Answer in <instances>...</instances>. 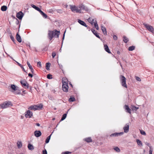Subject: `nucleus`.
<instances>
[{
  "instance_id": "nucleus-59",
  "label": "nucleus",
  "mask_w": 154,
  "mask_h": 154,
  "mask_svg": "<svg viewBox=\"0 0 154 154\" xmlns=\"http://www.w3.org/2000/svg\"><path fill=\"white\" fill-rule=\"evenodd\" d=\"M149 147V150H152V151H153V149L152 148V146H150Z\"/></svg>"
},
{
  "instance_id": "nucleus-48",
  "label": "nucleus",
  "mask_w": 154,
  "mask_h": 154,
  "mask_svg": "<svg viewBox=\"0 0 154 154\" xmlns=\"http://www.w3.org/2000/svg\"><path fill=\"white\" fill-rule=\"evenodd\" d=\"M56 55V53L55 52H54L52 53V57L53 58H54Z\"/></svg>"
},
{
  "instance_id": "nucleus-14",
  "label": "nucleus",
  "mask_w": 154,
  "mask_h": 154,
  "mask_svg": "<svg viewBox=\"0 0 154 154\" xmlns=\"http://www.w3.org/2000/svg\"><path fill=\"white\" fill-rule=\"evenodd\" d=\"M78 22L82 25L86 27H87L88 28H89L90 29V28L89 27H88V26L85 23L80 19H78Z\"/></svg>"
},
{
  "instance_id": "nucleus-55",
  "label": "nucleus",
  "mask_w": 154,
  "mask_h": 154,
  "mask_svg": "<svg viewBox=\"0 0 154 154\" xmlns=\"http://www.w3.org/2000/svg\"><path fill=\"white\" fill-rule=\"evenodd\" d=\"M145 144L146 145H147L148 146H150V144L149 143H148L147 142H145Z\"/></svg>"
},
{
  "instance_id": "nucleus-21",
  "label": "nucleus",
  "mask_w": 154,
  "mask_h": 154,
  "mask_svg": "<svg viewBox=\"0 0 154 154\" xmlns=\"http://www.w3.org/2000/svg\"><path fill=\"white\" fill-rule=\"evenodd\" d=\"M101 30L103 32V33L105 35H107V32H106V28H105V27L103 26H101Z\"/></svg>"
},
{
  "instance_id": "nucleus-17",
  "label": "nucleus",
  "mask_w": 154,
  "mask_h": 154,
  "mask_svg": "<svg viewBox=\"0 0 154 154\" xmlns=\"http://www.w3.org/2000/svg\"><path fill=\"white\" fill-rule=\"evenodd\" d=\"M104 48L105 50L109 54H111V51L107 44H104Z\"/></svg>"
},
{
  "instance_id": "nucleus-51",
  "label": "nucleus",
  "mask_w": 154,
  "mask_h": 154,
  "mask_svg": "<svg viewBox=\"0 0 154 154\" xmlns=\"http://www.w3.org/2000/svg\"><path fill=\"white\" fill-rule=\"evenodd\" d=\"M33 74H31L30 73H29L28 74V76L30 77L31 78H32L33 77Z\"/></svg>"
},
{
  "instance_id": "nucleus-46",
  "label": "nucleus",
  "mask_w": 154,
  "mask_h": 154,
  "mask_svg": "<svg viewBox=\"0 0 154 154\" xmlns=\"http://www.w3.org/2000/svg\"><path fill=\"white\" fill-rule=\"evenodd\" d=\"M66 32V31H65L64 32V33L63 35V36L62 38V44H63V40H64L65 38V33Z\"/></svg>"
},
{
  "instance_id": "nucleus-28",
  "label": "nucleus",
  "mask_w": 154,
  "mask_h": 154,
  "mask_svg": "<svg viewBox=\"0 0 154 154\" xmlns=\"http://www.w3.org/2000/svg\"><path fill=\"white\" fill-rule=\"evenodd\" d=\"M51 135L52 134H51L47 137L45 141V143H48L49 142Z\"/></svg>"
},
{
  "instance_id": "nucleus-29",
  "label": "nucleus",
  "mask_w": 154,
  "mask_h": 154,
  "mask_svg": "<svg viewBox=\"0 0 154 154\" xmlns=\"http://www.w3.org/2000/svg\"><path fill=\"white\" fill-rule=\"evenodd\" d=\"M28 147L29 150H32L34 149L33 145L30 143H29L28 144Z\"/></svg>"
},
{
  "instance_id": "nucleus-57",
  "label": "nucleus",
  "mask_w": 154,
  "mask_h": 154,
  "mask_svg": "<svg viewBox=\"0 0 154 154\" xmlns=\"http://www.w3.org/2000/svg\"><path fill=\"white\" fill-rule=\"evenodd\" d=\"M94 19H92V21L91 22V24H93L94 23Z\"/></svg>"
},
{
  "instance_id": "nucleus-10",
  "label": "nucleus",
  "mask_w": 154,
  "mask_h": 154,
  "mask_svg": "<svg viewBox=\"0 0 154 154\" xmlns=\"http://www.w3.org/2000/svg\"><path fill=\"white\" fill-rule=\"evenodd\" d=\"M20 83L23 87L25 88V87H26L27 89L29 88V84L27 83L26 81L25 80H21Z\"/></svg>"
},
{
  "instance_id": "nucleus-36",
  "label": "nucleus",
  "mask_w": 154,
  "mask_h": 154,
  "mask_svg": "<svg viewBox=\"0 0 154 154\" xmlns=\"http://www.w3.org/2000/svg\"><path fill=\"white\" fill-rule=\"evenodd\" d=\"M75 98L73 97H70L69 99V101L70 102H73L75 101Z\"/></svg>"
},
{
  "instance_id": "nucleus-15",
  "label": "nucleus",
  "mask_w": 154,
  "mask_h": 154,
  "mask_svg": "<svg viewBox=\"0 0 154 154\" xmlns=\"http://www.w3.org/2000/svg\"><path fill=\"white\" fill-rule=\"evenodd\" d=\"M123 129L125 133H127L129 131V125L128 124H126L123 127Z\"/></svg>"
},
{
  "instance_id": "nucleus-1",
  "label": "nucleus",
  "mask_w": 154,
  "mask_h": 154,
  "mask_svg": "<svg viewBox=\"0 0 154 154\" xmlns=\"http://www.w3.org/2000/svg\"><path fill=\"white\" fill-rule=\"evenodd\" d=\"M60 33V31H58L56 29H54L53 31L49 30L48 33V38L50 40H51L54 36L57 38H58Z\"/></svg>"
},
{
  "instance_id": "nucleus-44",
  "label": "nucleus",
  "mask_w": 154,
  "mask_h": 154,
  "mask_svg": "<svg viewBox=\"0 0 154 154\" xmlns=\"http://www.w3.org/2000/svg\"><path fill=\"white\" fill-rule=\"evenodd\" d=\"M71 153V152L69 151H66L63 152L62 153V154H70Z\"/></svg>"
},
{
  "instance_id": "nucleus-22",
  "label": "nucleus",
  "mask_w": 154,
  "mask_h": 154,
  "mask_svg": "<svg viewBox=\"0 0 154 154\" xmlns=\"http://www.w3.org/2000/svg\"><path fill=\"white\" fill-rule=\"evenodd\" d=\"M69 111V109L67 111V112H66V113L64 114H63V115L62 116L60 121V122L62 121L63 120L66 118V116H67V114L68 113V112Z\"/></svg>"
},
{
  "instance_id": "nucleus-33",
  "label": "nucleus",
  "mask_w": 154,
  "mask_h": 154,
  "mask_svg": "<svg viewBox=\"0 0 154 154\" xmlns=\"http://www.w3.org/2000/svg\"><path fill=\"white\" fill-rule=\"evenodd\" d=\"M94 27L96 28V29L98 30L99 29V27L98 25L97 24V21L96 20H95L94 23Z\"/></svg>"
},
{
  "instance_id": "nucleus-38",
  "label": "nucleus",
  "mask_w": 154,
  "mask_h": 154,
  "mask_svg": "<svg viewBox=\"0 0 154 154\" xmlns=\"http://www.w3.org/2000/svg\"><path fill=\"white\" fill-rule=\"evenodd\" d=\"M52 75L50 74H48L47 75V78L48 79H52Z\"/></svg>"
},
{
  "instance_id": "nucleus-12",
  "label": "nucleus",
  "mask_w": 154,
  "mask_h": 154,
  "mask_svg": "<svg viewBox=\"0 0 154 154\" xmlns=\"http://www.w3.org/2000/svg\"><path fill=\"white\" fill-rule=\"evenodd\" d=\"M79 8H80L81 10H85L86 11H88V8L86 6H85L83 4H81V5H79Z\"/></svg>"
},
{
  "instance_id": "nucleus-9",
  "label": "nucleus",
  "mask_w": 154,
  "mask_h": 154,
  "mask_svg": "<svg viewBox=\"0 0 154 154\" xmlns=\"http://www.w3.org/2000/svg\"><path fill=\"white\" fill-rule=\"evenodd\" d=\"M32 116L33 113L29 109L25 112V116L26 118H31Z\"/></svg>"
},
{
  "instance_id": "nucleus-5",
  "label": "nucleus",
  "mask_w": 154,
  "mask_h": 154,
  "mask_svg": "<svg viewBox=\"0 0 154 154\" xmlns=\"http://www.w3.org/2000/svg\"><path fill=\"white\" fill-rule=\"evenodd\" d=\"M10 88L12 90V92L16 94H20V91L19 90H17V87L14 84L11 85Z\"/></svg>"
},
{
  "instance_id": "nucleus-62",
  "label": "nucleus",
  "mask_w": 154,
  "mask_h": 154,
  "mask_svg": "<svg viewBox=\"0 0 154 154\" xmlns=\"http://www.w3.org/2000/svg\"><path fill=\"white\" fill-rule=\"evenodd\" d=\"M26 46L27 47H29V48L30 47V45L29 44H26Z\"/></svg>"
},
{
  "instance_id": "nucleus-34",
  "label": "nucleus",
  "mask_w": 154,
  "mask_h": 154,
  "mask_svg": "<svg viewBox=\"0 0 154 154\" xmlns=\"http://www.w3.org/2000/svg\"><path fill=\"white\" fill-rule=\"evenodd\" d=\"M135 48V46H131L129 47L128 50L129 51H132L134 50Z\"/></svg>"
},
{
  "instance_id": "nucleus-19",
  "label": "nucleus",
  "mask_w": 154,
  "mask_h": 154,
  "mask_svg": "<svg viewBox=\"0 0 154 154\" xmlns=\"http://www.w3.org/2000/svg\"><path fill=\"white\" fill-rule=\"evenodd\" d=\"M27 64L28 65L29 69H30V71L34 75V70L32 66L30 64V63L28 61L27 62Z\"/></svg>"
},
{
  "instance_id": "nucleus-41",
  "label": "nucleus",
  "mask_w": 154,
  "mask_h": 154,
  "mask_svg": "<svg viewBox=\"0 0 154 154\" xmlns=\"http://www.w3.org/2000/svg\"><path fill=\"white\" fill-rule=\"evenodd\" d=\"M31 6L33 8H34V9H35V10H36L37 9V8H38V7H37L35 5H33V4H32L31 5Z\"/></svg>"
},
{
  "instance_id": "nucleus-47",
  "label": "nucleus",
  "mask_w": 154,
  "mask_h": 154,
  "mask_svg": "<svg viewBox=\"0 0 154 154\" xmlns=\"http://www.w3.org/2000/svg\"><path fill=\"white\" fill-rule=\"evenodd\" d=\"M136 79L137 81L140 82L141 81V79L138 76H136Z\"/></svg>"
},
{
  "instance_id": "nucleus-27",
  "label": "nucleus",
  "mask_w": 154,
  "mask_h": 154,
  "mask_svg": "<svg viewBox=\"0 0 154 154\" xmlns=\"http://www.w3.org/2000/svg\"><path fill=\"white\" fill-rule=\"evenodd\" d=\"M85 140L88 143H89L92 141V140L91 137H88L85 138Z\"/></svg>"
},
{
  "instance_id": "nucleus-64",
  "label": "nucleus",
  "mask_w": 154,
  "mask_h": 154,
  "mask_svg": "<svg viewBox=\"0 0 154 154\" xmlns=\"http://www.w3.org/2000/svg\"><path fill=\"white\" fill-rule=\"evenodd\" d=\"M9 57H10L12 59H13L15 61H16L15 60H14L13 58V57H11V56H10L9 55Z\"/></svg>"
},
{
  "instance_id": "nucleus-4",
  "label": "nucleus",
  "mask_w": 154,
  "mask_h": 154,
  "mask_svg": "<svg viewBox=\"0 0 154 154\" xmlns=\"http://www.w3.org/2000/svg\"><path fill=\"white\" fill-rule=\"evenodd\" d=\"M120 79L122 85L124 87L127 88V86L126 83V79L123 75H121L120 76Z\"/></svg>"
},
{
  "instance_id": "nucleus-2",
  "label": "nucleus",
  "mask_w": 154,
  "mask_h": 154,
  "mask_svg": "<svg viewBox=\"0 0 154 154\" xmlns=\"http://www.w3.org/2000/svg\"><path fill=\"white\" fill-rule=\"evenodd\" d=\"M43 105L42 104H40L38 106L37 105H32L29 106L28 109L31 110H40L42 109Z\"/></svg>"
},
{
  "instance_id": "nucleus-18",
  "label": "nucleus",
  "mask_w": 154,
  "mask_h": 154,
  "mask_svg": "<svg viewBox=\"0 0 154 154\" xmlns=\"http://www.w3.org/2000/svg\"><path fill=\"white\" fill-rule=\"evenodd\" d=\"M16 39L17 41L19 42L20 43L22 42V39L18 32H17V33L16 35Z\"/></svg>"
},
{
  "instance_id": "nucleus-50",
  "label": "nucleus",
  "mask_w": 154,
  "mask_h": 154,
  "mask_svg": "<svg viewBox=\"0 0 154 154\" xmlns=\"http://www.w3.org/2000/svg\"><path fill=\"white\" fill-rule=\"evenodd\" d=\"M113 38L114 40H116L117 39V37L116 35H114Z\"/></svg>"
},
{
  "instance_id": "nucleus-37",
  "label": "nucleus",
  "mask_w": 154,
  "mask_h": 154,
  "mask_svg": "<svg viewBox=\"0 0 154 154\" xmlns=\"http://www.w3.org/2000/svg\"><path fill=\"white\" fill-rule=\"evenodd\" d=\"M68 80L66 79L65 78H63L62 79V84H65V83H64V82H65L66 83H68Z\"/></svg>"
},
{
  "instance_id": "nucleus-61",
  "label": "nucleus",
  "mask_w": 154,
  "mask_h": 154,
  "mask_svg": "<svg viewBox=\"0 0 154 154\" xmlns=\"http://www.w3.org/2000/svg\"><path fill=\"white\" fill-rule=\"evenodd\" d=\"M35 124L38 126H40V124L38 123H36Z\"/></svg>"
},
{
  "instance_id": "nucleus-20",
  "label": "nucleus",
  "mask_w": 154,
  "mask_h": 154,
  "mask_svg": "<svg viewBox=\"0 0 154 154\" xmlns=\"http://www.w3.org/2000/svg\"><path fill=\"white\" fill-rule=\"evenodd\" d=\"M91 31L92 33L94 34L95 35V36L98 38L100 39V38L99 35H98V33H97V32L95 30V29H91Z\"/></svg>"
},
{
  "instance_id": "nucleus-42",
  "label": "nucleus",
  "mask_w": 154,
  "mask_h": 154,
  "mask_svg": "<svg viewBox=\"0 0 154 154\" xmlns=\"http://www.w3.org/2000/svg\"><path fill=\"white\" fill-rule=\"evenodd\" d=\"M114 149L116 151L118 152H119L120 151L118 147H115Z\"/></svg>"
},
{
  "instance_id": "nucleus-54",
  "label": "nucleus",
  "mask_w": 154,
  "mask_h": 154,
  "mask_svg": "<svg viewBox=\"0 0 154 154\" xmlns=\"http://www.w3.org/2000/svg\"><path fill=\"white\" fill-rule=\"evenodd\" d=\"M16 24L17 25H18L19 24V21L16 18Z\"/></svg>"
},
{
  "instance_id": "nucleus-35",
  "label": "nucleus",
  "mask_w": 154,
  "mask_h": 154,
  "mask_svg": "<svg viewBox=\"0 0 154 154\" xmlns=\"http://www.w3.org/2000/svg\"><path fill=\"white\" fill-rule=\"evenodd\" d=\"M41 14L42 16L43 17L45 18H47L48 16L46 14L44 13L43 11H42L40 13Z\"/></svg>"
},
{
  "instance_id": "nucleus-24",
  "label": "nucleus",
  "mask_w": 154,
  "mask_h": 154,
  "mask_svg": "<svg viewBox=\"0 0 154 154\" xmlns=\"http://www.w3.org/2000/svg\"><path fill=\"white\" fill-rule=\"evenodd\" d=\"M15 62H16V63H17V65L20 66L21 68L22 69V70L24 72H25L27 73V72H26V70L24 68L23 66L20 63H19L18 62L15 61Z\"/></svg>"
},
{
  "instance_id": "nucleus-39",
  "label": "nucleus",
  "mask_w": 154,
  "mask_h": 154,
  "mask_svg": "<svg viewBox=\"0 0 154 154\" xmlns=\"http://www.w3.org/2000/svg\"><path fill=\"white\" fill-rule=\"evenodd\" d=\"M10 38H11V40H12V41L14 42V44H15L16 43L14 37L12 35H10Z\"/></svg>"
},
{
  "instance_id": "nucleus-23",
  "label": "nucleus",
  "mask_w": 154,
  "mask_h": 154,
  "mask_svg": "<svg viewBox=\"0 0 154 154\" xmlns=\"http://www.w3.org/2000/svg\"><path fill=\"white\" fill-rule=\"evenodd\" d=\"M125 109L126 110V112L130 114L131 113V109L129 108L128 106L127 105H125Z\"/></svg>"
},
{
  "instance_id": "nucleus-60",
  "label": "nucleus",
  "mask_w": 154,
  "mask_h": 154,
  "mask_svg": "<svg viewBox=\"0 0 154 154\" xmlns=\"http://www.w3.org/2000/svg\"><path fill=\"white\" fill-rule=\"evenodd\" d=\"M149 154H152V150H149Z\"/></svg>"
},
{
  "instance_id": "nucleus-3",
  "label": "nucleus",
  "mask_w": 154,
  "mask_h": 154,
  "mask_svg": "<svg viewBox=\"0 0 154 154\" xmlns=\"http://www.w3.org/2000/svg\"><path fill=\"white\" fill-rule=\"evenodd\" d=\"M13 106L11 102L7 101L0 104L1 108L2 109H4Z\"/></svg>"
},
{
  "instance_id": "nucleus-6",
  "label": "nucleus",
  "mask_w": 154,
  "mask_h": 154,
  "mask_svg": "<svg viewBox=\"0 0 154 154\" xmlns=\"http://www.w3.org/2000/svg\"><path fill=\"white\" fill-rule=\"evenodd\" d=\"M143 25L147 29L148 31L151 32H153L154 31V29L152 26L149 25L145 23H143Z\"/></svg>"
},
{
  "instance_id": "nucleus-11",
  "label": "nucleus",
  "mask_w": 154,
  "mask_h": 154,
  "mask_svg": "<svg viewBox=\"0 0 154 154\" xmlns=\"http://www.w3.org/2000/svg\"><path fill=\"white\" fill-rule=\"evenodd\" d=\"M24 15V14L21 11H20L17 14L16 17L19 20H21Z\"/></svg>"
},
{
  "instance_id": "nucleus-16",
  "label": "nucleus",
  "mask_w": 154,
  "mask_h": 154,
  "mask_svg": "<svg viewBox=\"0 0 154 154\" xmlns=\"http://www.w3.org/2000/svg\"><path fill=\"white\" fill-rule=\"evenodd\" d=\"M35 136L37 137H38L42 135V133L40 131H35L34 132Z\"/></svg>"
},
{
  "instance_id": "nucleus-32",
  "label": "nucleus",
  "mask_w": 154,
  "mask_h": 154,
  "mask_svg": "<svg viewBox=\"0 0 154 154\" xmlns=\"http://www.w3.org/2000/svg\"><path fill=\"white\" fill-rule=\"evenodd\" d=\"M17 147L18 148H20L22 146V143L21 141H18L17 143Z\"/></svg>"
},
{
  "instance_id": "nucleus-63",
  "label": "nucleus",
  "mask_w": 154,
  "mask_h": 154,
  "mask_svg": "<svg viewBox=\"0 0 154 154\" xmlns=\"http://www.w3.org/2000/svg\"><path fill=\"white\" fill-rule=\"evenodd\" d=\"M29 88L31 90H32V87L31 86H30L29 85Z\"/></svg>"
},
{
  "instance_id": "nucleus-7",
  "label": "nucleus",
  "mask_w": 154,
  "mask_h": 154,
  "mask_svg": "<svg viewBox=\"0 0 154 154\" xmlns=\"http://www.w3.org/2000/svg\"><path fill=\"white\" fill-rule=\"evenodd\" d=\"M70 9L71 10L72 12L75 11L77 13H81V10L78 9V8L75 6H70Z\"/></svg>"
},
{
  "instance_id": "nucleus-49",
  "label": "nucleus",
  "mask_w": 154,
  "mask_h": 154,
  "mask_svg": "<svg viewBox=\"0 0 154 154\" xmlns=\"http://www.w3.org/2000/svg\"><path fill=\"white\" fill-rule=\"evenodd\" d=\"M42 154H47V152L46 150L45 149L44 150L42 151Z\"/></svg>"
},
{
  "instance_id": "nucleus-13",
  "label": "nucleus",
  "mask_w": 154,
  "mask_h": 154,
  "mask_svg": "<svg viewBox=\"0 0 154 154\" xmlns=\"http://www.w3.org/2000/svg\"><path fill=\"white\" fill-rule=\"evenodd\" d=\"M123 134H124L123 132H120V133L116 132V133H112V134H111L110 135V136L111 137H118L119 136H120V135H123Z\"/></svg>"
},
{
  "instance_id": "nucleus-8",
  "label": "nucleus",
  "mask_w": 154,
  "mask_h": 154,
  "mask_svg": "<svg viewBox=\"0 0 154 154\" xmlns=\"http://www.w3.org/2000/svg\"><path fill=\"white\" fill-rule=\"evenodd\" d=\"M65 84H62V89L63 91L67 92L68 91L69 87L68 84L65 82Z\"/></svg>"
},
{
  "instance_id": "nucleus-45",
  "label": "nucleus",
  "mask_w": 154,
  "mask_h": 154,
  "mask_svg": "<svg viewBox=\"0 0 154 154\" xmlns=\"http://www.w3.org/2000/svg\"><path fill=\"white\" fill-rule=\"evenodd\" d=\"M37 65L38 66V67H42L41 63L39 61V62H38L37 63Z\"/></svg>"
},
{
  "instance_id": "nucleus-52",
  "label": "nucleus",
  "mask_w": 154,
  "mask_h": 154,
  "mask_svg": "<svg viewBox=\"0 0 154 154\" xmlns=\"http://www.w3.org/2000/svg\"><path fill=\"white\" fill-rule=\"evenodd\" d=\"M36 10L37 11H39L40 13H41V12L42 11L38 7V8H37V9Z\"/></svg>"
},
{
  "instance_id": "nucleus-58",
  "label": "nucleus",
  "mask_w": 154,
  "mask_h": 154,
  "mask_svg": "<svg viewBox=\"0 0 154 154\" xmlns=\"http://www.w3.org/2000/svg\"><path fill=\"white\" fill-rule=\"evenodd\" d=\"M117 54L119 55L120 54V52L119 51H116Z\"/></svg>"
},
{
  "instance_id": "nucleus-56",
  "label": "nucleus",
  "mask_w": 154,
  "mask_h": 154,
  "mask_svg": "<svg viewBox=\"0 0 154 154\" xmlns=\"http://www.w3.org/2000/svg\"><path fill=\"white\" fill-rule=\"evenodd\" d=\"M48 49V48L47 47H45L44 48H43L42 50L43 51H46Z\"/></svg>"
},
{
  "instance_id": "nucleus-40",
  "label": "nucleus",
  "mask_w": 154,
  "mask_h": 154,
  "mask_svg": "<svg viewBox=\"0 0 154 154\" xmlns=\"http://www.w3.org/2000/svg\"><path fill=\"white\" fill-rule=\"evenodd\" d=\"M56 11L58 13L60 14H62L63 13L62 10L60 9H57L56 10Z\"/></svg>"
},
{
  "instance_id": "nucleus-25",
  "label": "nucleus",
  "mask_w": 154,
  "mask_h": 154,
  "mask_svg": "<svg viewBox=\"0 0 154 154\" xmlns=\"http://www.w3.org/2000/svg\"><path fill=\"white\" fill-rule=\"evenodd\" d=\"M123 41L125 43H127L129 41L128 38L125 35L123 36Z\"/></svg>"
},
{
  "instance_id": "nucleus-43",
  "label": "nucleus",
  "mask_w": 154,
  "mask_h": 154,
  "mask_svg": "<svg viewBox=\"0 0 154 154\" xmlns=\"http://www.w3.org/2000/svg\"><path fill=\"white\" fill-rule=\"evenodd\" d=\"M140 133L141 134L143 135H146L145 132L143 130H140Z\"/></svg>"
},
{
  "instance_id": "nucleus-31",
  "label": "nucleus",
  "mask_w": 154,
  "mask_h": 154,
  "mask_svg": "<svg viewBox=\"0 0 154 154\" xmlns=\"http://www.w3.org/2000/svg\"><path fill=\"white\" fill-rule=\"evenodd\" d=\"M7 7L6 6L3 5L1 7V10L3 11H6L7 9Z\"/></svg>"
},
{
  "instance_id": "nucleus-30",
  "label": "nucleus",
  "mask_w": 154,
  "mask_h": 154,
  "mask_svg": "<svg viewBox=\"0 0 154 154\" xmlns=\"http://www.w3.org/2000/svg\"><path fill=\"white\" fill-rule=\"evenodd\" d=\"M136 142L137 144L139 146H142L143 144L141 141L138 139H137L136 140Z\"/></svg>"
},
{
  "instance_id": "nucleus-53",
  "label": "nucleus",
  "mask_w": 154,
  "mask_h": 154,
  "mask_svg": "<svg viewBox=\"0 0 154 154\" xmlns=\"http://www.w3.org/2000/svg\"><path fill=\"white\" fill-rule=\"evenodd\" d=\"M138 109V107H136L135 106L133 107L132 108V110H135L136 111Z\"/></svg>"
},
{
  "instance_id": "nucleus-26",
  "label": "nucleus",
  "mask_w": 154,
  "mask_h": 154,
  "mask_svg": "<svg viewBox=\"0 0 154 154\" xmlns=\"http://www.w3.org/2000/svg\"><path fill=\"white\" fill-rule=\"evenodd\" d=\"M50 65L51 63H46V68L47 70H49Z\"/></svg>"
}]
</instances>
